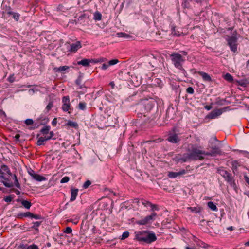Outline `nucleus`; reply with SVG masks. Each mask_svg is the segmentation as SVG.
<instances>
[{"instance_id":"nucleus-1","label":"nucleus","mask_w":249,"mask_h":249,"mask_svg":"<svg viewBox=\"0 0 249 249\" xmlns=\"http://www.w3.org/2000/svg\"><path fill=\"white\" fill-rule=\"evenodd\" d=\"M135 239L140 242L150 244L157 240V237L154 233L148 231H140L135 233Z\"/></svg>"},{"instance_id":"nucleus-2","label":"nucleus","mask_w":249,"mask_h":249,"mask_svg":"<svg viewBox=\"0 0 249 249\" xmlns=\"http://www.w3.org/2000/svg\"><path fill=\"white\" fill-rule=\"evenodd\" d=\"M50 126H44L40 130V133L42 135L41 136L38 137L36 142L38 146L44 145L45 142L51 139L54 136V133L53 131H51Z\"/></svg>"},{"instance_id":"nucleus-3","label":"nucleus","mask_w":249,"mask_h":249,"mask_svg":"<svg viewBox=\"0 0 249 249\" xmlns=\"http://www.w3.org/2000/svg\"><path fill=\"white\" fill-rule=\"evenodd\" d=\"M189 151L190 152L188 158L195 160H202L204 157L202 155H205V151H202L197 148L194 145H191L189 148Z\"/></svg>"},{"instance_id":"nucleus-4","label":"nucleus","mask_w":249,"mask_h":249,"mask_svg":"<svg viewBox=\"0 0 249 249\" xmlns=\"http://www.w3.org/2000/svg\"><path fill=\"white\" fill-rule=\"evenodd\" d=\"M172 62L174 66L179 69L181 70L183 68V63L185 62L184 58L181 54L174 52L170 55Z\"/></svg>"},{"instance_id":"nucleus-5","label":"nucleus","mask_w":249,"mask_h":249,"mask_svg":"<svg viewBox=\"0 0 249 249\" xmlns=\"http://www.w3.org/2000/svg\"><path fill=\"white\" fill-rule=\"evenodd\" d=\"M156 216L157 213L153 212L150 215H148L141 220L136 221V223L140 225H146L153 221Z\"/></svg>"},{"instance_id":"nucleus-6","label":"nucleus","mask_w":249,"mask_h":249,"mask_svg":"<svg viewBox=\"0 0 249 249\" xmlns=\"http://www.w3.org/2000/svg\"><path fill=\"white\" fill-rule=\"evenodd\" d=\"M217 171L229 183L231 184L233 183L231 174L227 170H224L223 167L219 168Z\"/></svg>"},{"instance_id":"nucleus-7","label":"nucleus","mask_w":249,"mask_h":249,"mask_svg":"<svg viewBox=\"0 0 249 249\" xmlns=\"http://www.w3.org/2000/svg\"><path fill=\"white\" fill-rule=\"evenodd\" d=\"M227 42L231 50L233 52H236L237 50V38L235 36H230L227 39Z\"/></svg>"},{"instance_id":"nucleus-8","label":"nucleus","mask_w":249,"mask_h":249,"mask_svg":"<svg viewBox=\"0 0 249 249\" xmlns=\"http://www.w3.org/2000/svg\"><path fill=\"white\" fill-rule=\"evenodd\" d=\"M62 103V109L64 111L66 112L71 109V103L68 96L63 97Z\"/></svg>"},{"instance_id":"nucleus-9","label":"nucleus","mask_w":249,"mask_h":249,"mask_svg":"<svg viewBox=\"0 0 249 249\" xmlns=\"http://www.w3.org/2000/svg\"><path fill=\"white\" fill-rule=\"evenodd\" d=\"M103 59H100V60L98 59H84L80 61L77 62L78 65H81L83 66H89V65L90 63H97L100 62H103Z\"/></svg>"},{"instance_id":"nucleus-10","label":"nucleus","mask_w":249,"mask_h":249,"mask_svg":"<svg viewBox=\"0 0 249 249\" xmlns=\"http://www.w3.org/2000/svg\"><path fill=\"white\" fill-rule=\"evenodd\" d=\"M195 73H197L200 76H201L204 81L208 82H212L213 81L211 76L206 72H205L203 71H195Z\"/></svg>"},{"instance_id":"nucleus-11","label":"nucleus","mask_w":249,"mask_h":249,"mask_svg":"<svg viewBox=\"0 0 249 249\" xmlns=\"http://www.w3.org/2000/svg\"><path fill=\"white\" fill-rule=\"evenodd\" d=\"M222 113V110L221 109H215L210 113L207 116V118L212 119L217 118Z\"/></svg>"},{"instance_id":"nucleus-12","label":"nucleus","mask_w":249,"mask_h":249,"mask_svg":"<svg viewBox=\"0 0 249 249\" xmlns=\"http://www.w3.org/2000/svg\"><path fill=\"white\" fill-rule=\"evenodd\" d=\"M142 105L144 107L146 112L150 111L153 108V105L151 101L145 100L142 102Z\"/></svg>"},{"instance_id":"nucleus-13","label":"nucleus","mask_w":249,"mask_h":249,"mask_svg":"<svg viewBox=\"0 0 249 249\" xmlns=\"http://www.w3.org/2000/svg\"><path fill=\"white\" fill-rule=\"evenodd\" d=\"M167 140L171 143H177L180 141V139L177 134L171 133L169 134Z\"/></svg>"},{"instance_id":"nucleus-14","label":"nucleus","mask_w":249,"mask_h":249,"mask_svg":"<svg viewBox=\"0 0 249 249\" xmlns=\"http://www.w3.org/2000/svg\"><path fill=\"white\" fill-rule=\"evenodd\" d=\"M70 51L71 53H75L82 47V44L80 41H77L75 43L70 44Z\"/></svg>"},{"instance_id":"nucleus-15","label":"nucleus","mask_w":249,"mask_h":249,"mask_svg":"<svg viewBox=\"0 0 249 249\" xmlns=\"http://www.w3.org/2000/svg\"><path fill=\"white\" fill-rule=\"evenodd\" d=\"M220 153V150L218 148H213L210 152H205V155L214 156Z\"/></svg>"},{"instance_id":"nucleus-16","label":"nucleus","mask_w":249,"mask_h":249,"mask_svg":"<svg viewBox=\"0 0 249 249\" xmlns=\"http://www.w3.org/2000/svg\"><path fill=\"white\" fill-rule=\"evenodd\" d=\"M0 178H2L4 180L1 181L3 184L7 187H11L13 186V183L10 182L8 178H5L3 174L0 175Z\"/></svg>"},{"instance_id":"nucleus-17","label":"nucleus","mask_w":249,"mask_h":249,"mask_svg":"<svg viewBox=\"0 0 249 249\" xmlns=\"http://www.w3.org/2000/svg\"><path fill=\"white\" fill-rule=\"evenodd\" d=\"M78 189H71V197L70 198L71 201H73L75 200L77 196L78 195Z\"/></svg>"},{"instance_id":"nucleus-18","label":"nucleus","mask_w":249,"mask_h":249,"mask_svg":"<svg viewBox=\"0 0 249 249\" xmlns=\"http://www.w3.org/2000/svg\"><path fill=\"white\" fill-rule=\"evenodd\" d=\"M32 177L35 180L38 181H41L46 179L45 177L35 173H33V174L32 175Z\"/></svg>"},{"instance_id":"nucleus-19","label":"nucleus","mask_w":249,"mask_h":249,"mask_svg":"<svg viewBox=\"0 0 249 249\" xmlns=\"http://www.w3.org/2000/svg\"><path fill=\"white\" fill-rule=\"evenodd\" d=\"M69 69V67L68 66H60L59 67H54L53 71L55 72H63Z\"/></svg>"},{"instance_id":"nucleus-20","label":"nucleus","mask_w":249,"mask_h":249,"mask_svg":"<svg viewBox=\"0 0 249 249\" xmlns=\"http://www.w3.org/2000/svg\"><path fill=\"white\" fill-rule=\"evenodd\" d=\"M7 14L8 15H12V17L14 19H15L16 21H18L19 18V14L17 13H14L11 11H8L7 12Z\"/></svg>"},{"instance_id":"nucleus-21","label":"nucleus","mask_w":249,"mask_h":249,"mask_svg":"<svg viewBox=\"0 0 249 249\" xmlns=\"http://www.w3.org/2000/svg\"><path fill=\"white\" fill-rule=\"evenodd\" d=\"M224 78L225 80L230 82H232L233 81V77L229 73H226L224 76Z\"/></svg>"},{"instance_id":"nucleus-22","label":"nucleus","mask_w":249,"mask_h":249,"mask_svg":"<svg viewBox=\"0 0 249 249\" xmlns=\"http://www.w3.org/2000/svg\"><path fill=\"white\" fill-rule=\"evenodd\" d=\"M207 205L213 211H216L217 209L216 206L212 201L208 202Z\"/></svg>"},{"instance_id":"nucleus-23","label":"nucleus","mask_w":249,"mask_h":249,"mask_svg":"<svg viewBox=\"0 0 249 249\" xmlns=\"http://www.w3.org/2000/svg\"><path fill=\"white\" fill-rule=\"evenodd\" d=\"M172 34L174 36H179L182 34V32H180L178 31L175 27H174L172 29Z\"/></svg>"},{"instance_id":"nucleus-24","label":"nucleus","mask_w":249,"mask_h":249,"mask_svg":"<svg viewBox=\"0 0 249 249\" xmlns=\"http://www.w3.org/2000/svg\"><path fill=\"white\" fill-rule=\"evenodd\" d=\"M66 125L73 128H76L78 127V124L76 123L71 121H69L68 122V123L66 124Z\"/></svg>"},{"instance_id":"nucleus-25","label":"nucleus","mask_w":249,"mask_h":249,"mask_svg":"<svg viewBox=\"0 0 249 249\" xmlns=\"http://www.w3.org/2000/svg\"><path fill=\"white\" fill-rule=\"evenodd\" d=\"M22 205L26 209H29L31 206V203L27 200H23L21 202Z\"/></svg>"},{"instance_id":"nucleus-26","label":"nucleus","mask_w":249,"mask_h":249,"mask_svg":"<svg viewBox=\"0 0 249 249\" xmlns=\"http://www.w3.org/2000/svg\"><path fill=\"white\" fill-rule=\"evenodd\" d=\"M178 176V172H169L168 173V176L169 178H175Z\"/></svg>"},{"instance_id":"nucleus-27","label":"nucleus","mask_w":249,"mask_h":249,"mask_svg":"<svg viewBox=\"0 0 249 249\" xmlns=\"http://www.w3.org/2000/svg\"><path fill=\"white\" fill-rule=\"evenodd\" d=\"M102 18V15L99 12H96L94 14V19L96 20H100Z\"/></svg>"},{"instance_id":"nucleus-28","label":"nucleus","mask_w":249,"mask_h":249,"mask_svg":"<svg viewBox=\"0 0 249 249\" xmlns=\"http://www.w3.org/2000/svg\"><path fill=\"white\" fill-rule=\"evenodd\" d=\"M86 107V103L85 102H80L78 104V107L81 110H85Z\"/></svg>"},{"instance_id":"nucleus-29","label":"nucleus","mask_w":249,"mask_h":249,"mask_svg":"<svg viewBox=\"0 0 249 249\" xmlns=\"http://www.w3.org/2000/svg\"><path fill=\"white\" fill-rule=\"evenodd\" d=\"M117 36L118 37H126V38H128L129 37H130V36L124 33H123V32H120V33H118L117 34Z\"/></svg>"},{"instance_id":"nucleus-30","label":"nucleus","mask_w":249,"mask_h":249,"mask_svg":"<svg viewBox=\"0 0 249 249\" xmlns=\"http://www.w3.org/2000/svg\"><path fill=\"white\" fill-rule=\"evenodd\" d=\"M129 236V232L128 231H125L123 233L122 237L120 238L121 240H124L128 238Z\"/></svg>"},{"instance_id":"nucleus-31","label":"nucleus","mask_w":249,"mask_h":249,"mask_svg":"<svg viewBox=\"0 0 249 249\" xmlns=\"http://www.w3.org/2000/svg\"><path fill=\"white\" fill-rule=\"evenodd\" d=\"M141 204L147 207L151 205V202L145 199H141Z\"/></svg>"},{"instance_id":"nucleus-32","label":"nucleus","mask_w":249,"mask_h":249,"mask_svg":"<svg viewBox=\"0 0 249 249\" xmlns=\"http://www.w3.org/2000/svg\"><path fill=\"white\" fill-rule=\"evenodd\" d=\"M1 170H3L4 171L6 172L8 174L11 175L10 171L8 168V166L5 165H2L1 167Z\"/></svg>"},{"instance_id":"nucleus-33","label":"nucleus","mask_w":249,"mask_h":249,"mask_svg":"<svg viewBox=\"0 0 249 249\" xmlns=\"http://www.w3.org/2000/svg\"><path fill=\"white\" fill-rule=\"evenodd\" d=\"M13 199V197H12L11 195H9L4 198V201L7 203L11 202L12 201Z\"/></svg>"},{"instance_id":"nucleus-34","label":"nucleus","mask_w":249,"mask_h":249,"mask_svg":"<svg viewBox=\"0 0 249 249\" xmlns=\"http://www.w3.org/2000/svg\"><path fill=\"white\" fill-rule=\"evenodd\" d=\"M41 223V222H39V221L34 222L33 223L34 225L32 226V228H33L36 230H38L37 227L40 226Z\"/></svg>"},{"instance_id":"nucleus-35","label":"nucleus","mask_w":249,"mask_h":249,"mask_svg":"<svg viewBox=\"0 0 249 249\" xmlns=\"http://www.w3.org/2000/svg\"><path fill=\"white\" fill-rule=\"evenodd\" d=\"M188 209H189L191 212H195L197 213L200 211V209H198L196 207H188Z\"/></svg>"},{"instance_id":"nucleus-36","label":"nucleus","mask_w":249,"mask_h":249,"mask_svg":"<svg viewBox=\"0 0 249 249\" xmlns=\"http://www.w3.org/2000/svg\"><path fill=\"white\" fill-rule=\"evenodd\" d=\"M53 107V102L52 101L50 102L46 107L47 112H49V110L52 108Z\"/></svg>"},{"instance_id":"nucleus-37","label":"nucleus","mask_w":249,"mask_h":249,"mask_svg":"<svg viewBox=\"0 0 249 249\" xmlns=\"http://www.w3.org/2000/svg\"><path fill=\"white\" fill-rule=\"evenodd\" d=\"M33 123H34L33 120L32 119H26L25 121V124L27 125H30L31 124H33Z\"/></svg>"},{"instance_id":"nucleus-38","label":"nucleus","mask_w":249,"mask_h":249,"mask_svg":"<svg viewBox=\"0 0 249 249\" xmlns=\"http://www.w3.org/2000/svg\"><path fill=\"white\" fill-rule=\"evenodd\" d=\"M70 180V178L68 177H63L61 180H60V182L61 183H66V182H68Z\"/></svg>"},{"instance_id":"nucleus-39","label":"nucleus","mask_w":249,"mask_h":249,"mask_svg":"<svg viewBox=\"0 0 249 249\" xmlns=\"http://www.w3.org/2000/svg\"><path fill=\"white\" fill-rule=\"evenodd\" d=\"M133 203L137 204V206H139L141 204V199L138 198H135L133 200Z\"/></svg>"},{"instance_id":"nucleus-40","label":"nucleus","mask_w":249,"mask_h":249,"mask_svg":"<svg viewBox=\"0 0 249 249\" xmlns=\"http://www.w3.org/2000/svg\"><path fill=\"white\" fill-rule=\"evenodd\" d=\"M186 92L189 94H193L194 90L192 87H189L186 89Z\"/></svg>"},{"instance_id":"nucleus-41","label":"nucleus","mask_w":249,"mask_h":249,"mask_svg":"<svg viewBox=\"0 0 249 249\" xmlns=\"http://www.w3.org/2000/svg\"><path fill=\"white\" fill-rule=\"evenodd\" d=\"M118 62V60L117 59H112L108 62V64L109 65V66L117 64Z\"/></svg>"},{"instance_id":"nucleus-42","label":"nucleus","mask_w":249,"mask_h":249,"mask_svg":"<svg viewBox=\"0 0 249 249\" xmlns=\"http://www.w3.org/2000/svg\"><path fill=\"white\" fill-rule=\"evenodd\" d=\"M27 249H39L37 246L35 244H32L31 245L29 246Z\"/></svg>"},{"instance_id":"nucleus-43","label":"nucleus","mask_w":249,"mask_h":249,"mask_svg":"<svg viewBox=\"0 0 249 249\" xmlns=\"http://www.w3.org/2000/svg\"><path fill=\"white\" fill-rule=\"evenodd\" d=\"M91 184V182L89 180H87L83 185L84 188H87Z\"/></svg>"},{"instance_id":"nucleus-44","label":"nucleus","mask_w":249,"mask_h":249,"mask_svg":"<svg viewBox=\"0 0 249 249\" xmlns=\"http://www.w3.org/2000/svg\"><path fill=\"white\" fill-rule=\"evenodd\" d=\"M149 206L151 207V210L153 211L158 210V206L157 205L153 204L151 203V205H150Z\"/></svg>"},{"instance_id":"nucleus-45","label":"nucleus","mask_w":249,"mask_h":249,"mask_svg":"<svg viewBox=\"0 0 249 249\" xmlns=\"http://www.w3.org/2000/svg\"><path fill=\"white\" fill-rule=\"evenodd\" d=\"M31 218H35L36 219H40L42 218V217L40 215L34 214L32 213Z\"/></svg>"},{"instance_id":"nucleus-46","label":"nucleus","mask_w":249,"mask_h":249,"mask_svg":"<svg viewBox=\"0 0 249 249\" xmlns=\"http://www.w3.org/2000/svg\"><path fill=\"white\" fill-rule=\"evenodd\" d=\"M72 232V229L71 227H68L64 231V232L66 233H71Z\"/></svg>"},{"instance_id":"nucleus-47","label":"nucleus","mask_w":249,"mask_h":249,"mask_svg":"<svg viewBox=\"0 0 249 249\" xmlns=\"http://www.w3.org/2000/svg\"><path fill=\"white\" fill-rule=\"evenodd\" d=\"M14 178L15 179V185H16V186L17 187L19 188L20 187V184H19V182H18V179L17 178V177H16V176L15 175H14Z\"/></svg>"},{"instance_id":"nucleus-48","label":"nucleus","mask_w":249,"mask_h":249,"mask_svg":"<svg viewBox=\"0 0 249 249\" xmlns=\"http://www.w3.org/2000/svg\"><path fill=\"white\" fill-rule=\"evenodd\" d=\"M32 215V213L30 212H28L24 213V217H30L31 218Z\"/></svg>"},{"instance_id":"nucleus-49","label":"nucleus","mask_w":249,"mask_h":249,"mask_svg":"<svg viewBox=\"0 0 249 249\" xmlns=\"http://www.w3.org/2000/svg\"><path fill=\"white\" fill-rule=\"evenodd\" d=\"M109 66V65L108 64L104 63L102 66V69L103 70H106L108 68Z\"/></svg>"},{"instance_id":"nucleus-50","label":"nucleus","mask_w":249,"mask_h":249,"mask_svg":"<svg viewBox=\"0 0 249 249\" xmlns=\"http://www.w3.org/2000/svg\"><path fill=\"white\" fill-rule=\"evenodd\" d=\"M187 172V171L185 169H182L180 170L179 172H178V175L179 176L184 175L186 174Z\"/></svg>"},{"instance_id":"nucleus-51","label":"nucleus","mask_w":249,"mask_h":249,"mask_svg":"<svg viewBox=\"0 0 249 249\" xmlns=\"http://www.w3.org/2000/svg\"><path fill=\"white\" fill-rule=\"evenodd\" d=\"M8 81L12 83V82H13L14 81V78L13 77V76H10L8 78Z\"/></svg>"},{"instance_id":"nucleus-52","label":"nucleus","mask_w":249,"mask_h":249,"mask_svg":"<svg viewBox=\"0 0 249 249\" xmlns=\"http://www.w3.org/2000/svg\"><path fill=\"white\" fill-rule=\"evenodd\" d=\"M244 178L246 182L249 185V178L247 176H244Z\"/></svg>"},{"instance_id":"nucleus-53","label":"nucleus","mask_w":249,"mask_h":249,"mask_svg":"<svg viewBox=\"0 0 249 249\" xmlns=\"http://www.w3.org/2000/svg\"><path fill=\"white\" fill-rule=\"evenodd\" d=\"M52 124V125L53 126H55L56 124H57V119H56V118H54L53 120Z\"/></svg>"},{"instance_id":"nucleus-54","label":"nucleus","mask_w":249,"mask_h":249,"mask_svg":"<svg viewBox=\"0 0 249 249\" xmlns=\"http://www.w3.org/2000/svg\"><path fill=\"white\" fill-rule=\"evenodd\" d=\"M179 160H180L182 162H185L187 161V158H182L179 159Z\"/></svg>"},{"instance_id":"nucleus-55","label":"nucleus","mask_w":249,"mask_h":249,"mask_svg":"<svg viewBox=\"0 0 249 249\" xmlns=\"http://www.w3.org/2000/svg\"><path fill=\"white\" fill-rule=\"evenodd\" d=\"M212 108L211 106H205V108L207 110H210Z\"/></svg>"},{"instance_id":"nucleus-56","label":"nucleus","mask_w":249,"mask_h":249,"mask_svg":"<svg viewBox=\"0 0 249 249\" xmlns=\"http://www.w3.org/2000/svg\"><path fill=\"white\" fill-rule=\"evenodd\" d=\"M112 88V89H114V87H115V84L114 83V82H111L109 84Z\"/></svg>"},{"instance_id":"nucleus-57","label":"nucleus","mask_w":249,"mask_h":249,"mask_svg":"<svg viewBox=\"0 0 249 249\" xmlns=\"http://www.w3.org/2000/svg\"><path fill=\"white\" fill-rule=\"evenodd\" d=\"M185 170L187 171V172H190L191 170H192V169H191V168L189 166H186Z\"/></svg>"},{"instance_id":"nucleus-58","label":"nucleus","mask_w":249,"mask_h":249,"mask_svg":"<svg viewBox=\"0 0 249 249\" xmlns=\"http://www.w3.org/2000/svg\"><path fill=\"white\" fill-rule=\"evenodd\" d=\"M181 53L184 56H186L188 54L187 52L186 51H181Z\"/></svg>"},{"instance_id":"nucleus-59","label":"nucleus","mask_w":249,"mask_h":249,"mask_svg":"<svg viewBox=\"0 0 249 249\" xmlns=\"http://www.w3.org/2000/svg\"><path fill=\"white\" fill-rule=\"evenodd\" d=\"M233 165V166H235L236 167H237V166H239L237 161H234Z\"/></svg>"},{"instance_id":"nucleus-60","label":"nucleus","mask_w":249,"mask_h":249,"mask_svg":"<svg viewBox=\"0 0 249 249\" xmlns=\"http://www.w3.org/2000/svg\"><path fill=\"white\" fill-rule=\"evenodd\" d=\"M239 84L240 86H245V82H242V81H241V82H239Z\"/></svg>"},{"instance_id":"nucleus-61","label":"nucleus","mask_w":249,"mask_h":249,"mask_svg":"<svg viewBox=\"0 0 249 249\" xmlns=\"http://www.w3.org/2000/svg\"><path fill=\"white\" fill-rule=\"evenodd\" d=\"M23 217H24V213H21L18 215V217L19 218H22Z\"/></svg>"},{"instance_id":"nucleus-62","label":"nucleus","mask_w":249,"mask_h":249,"mask_svg":"<svg viewBox=\"0 0 249 249\" xmlns=\"http://www.w3.org/2000/svg\"><path fill=\"white\" fill-rule=\"evenodd\" d=\"M227 230L230 231H232L233 230V228L232 226L229 227L228 228H227Z\"/></svg>"},{"instance_id":"nucleus-63","label":"nucleus","mask_w":249,"mask_h":249,"mask_svg":"<svg viewBox=\"0 0 249 249\" xmlns=\"http://www.w3.org/2000/svg\"><path fill=\"white\" fill-rule=\"evenodd\" d=\"M33 173H34V172L32 170L31 172H29V174L32 176V175L33 174Z\"/></svg>"},{"instance_id":"nucleus-64","label":"nucleus","mask_w":249,"mask_h":249,"mask_svg":"<svg viewBox=\"0 0 249 249\" xmlns=\"http://www.w3.org/2000/svg\"><path fill=\"white\" fill-rule=\"evenodd\" d=\"M245 245L249 246V241L245 243Z\"/></svg>"}]
</instances>
